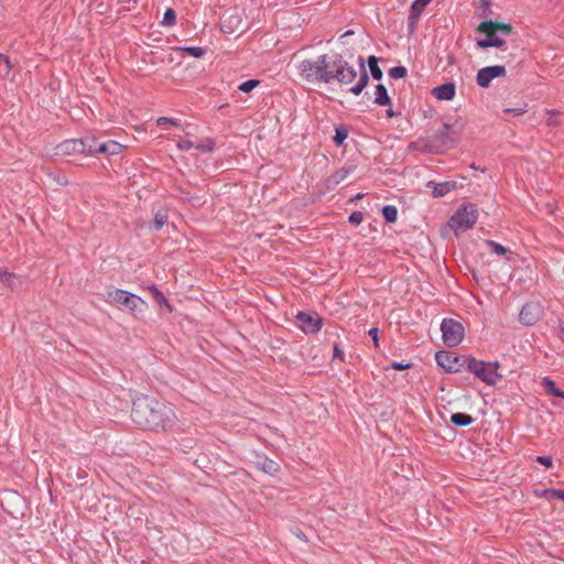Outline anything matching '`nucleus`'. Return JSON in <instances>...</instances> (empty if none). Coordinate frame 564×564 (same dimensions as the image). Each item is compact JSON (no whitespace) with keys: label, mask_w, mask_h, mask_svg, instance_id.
<instances>
[{"label":"nucleus","mask_w":564,"mask_h":564,"mask_svg":"<svg viewBox=\"0 0 564 564\" xmlns=\"http://www.w3.org/2000/svg\"><path fill=\"white\" fill-rule=\"evenodd\" d=\"M131 419L141 429L151 431H169L177 422L171 404L149 395H141L133 401Z\"/></svg>","instance_id":"1"},{"label":"nucleus","mask_w":564,"mask_h":564,"mask_svg":"<svg viewBox=\"0 0 564 564\" xmlns=\"http://www.w3.org/2000/svg\"><path fill=\"white\" fill-rule=\"evenodd\" d=\"M357 70L341 54H327V84L336 80L340 85H349L357 78Z\"/></svg>","instance_id":"2"},{"label":"nucleus","mask_w":564,"mask_h":564,"mask_svg":"<svg viewBox=\"0 0 564 564\" xmlns=\"http://www.w3.org/2000/svg\"><path fill=\"white\" fill-rule=\"evenodd\" d=\"M297 68L301 78L305 82L327 84V54L319 55L316 59H304Z\"/></svg>","instance_id":"3"},{"label":"nucleus","mask_w":564,"mask_h":564,"mask_svg":"<svg viewBox=\"0 0 564 564\" xmlns=\"http://www.w3.org/2000/svg\"><path fill=\"white\" fill-rule=\"evenodd\" d=\"M106 301L110 304L122 306L132 314L142 313L148 306L140 296L121 289L108 290Z\"/></svg>","instance_id":"4"},{"label":"nucleus","mask_w":564,"mask_h":564,"mask_svg":"<svg viewBox=\"0 0 564 564\" xmlns=\"http://www.w3.org/2000/svg\"><path fill=\"white\" fill-rule=\"evenodd\" d=\"M464 369L474 373L479 380L487 384H496L497 381L501 378V376L498 373V362H485L471 357L464 358Z\"/></svg>","instance_id":"5"},{"label":"nucleus","mask_w":564,"mask_h":564,"mask_svg":"<svg viewBox=\"0 0 564 564\" xmlns=\"http://www.w3.org/2000/svg\"><path fill=\"white\" fill-rule=\"evenodd\" d=\"M478 219V210L473 204H463L448 220V226L457 235L474 227Z\"/></svg>","instance_id":"6"},{"label":"nucleus","mask_w":564,"mask_h":564,"mask_svg":"<svg viewBox=\"0 0 564 564\" xmlns=\"http://www.w3.org/2000/svg\"><path fill=\"white\" fill-rule=\"evenodd\" d=\"M443 341L447 347H456L464 339V326L462 323L445 318L441 324Z\"/></svg>","instance_id":"7"},{"label":"nucleus","mask_w":564,"mask_h":564,"mask_svg":"<svg viewBox=\"0 0 564 564\" xmlns=\"http://www.w3.org/2000/svg\"><path fill=\"white\" fill-rule=\"evenodd\" d=\"M496 24L492 20L482 21L477 31L485 33L486 37L481 40H477V47L479 48H488V47H502L506 41L495 31Z\"/></svg>","instance_id":"8"},{"label":"nucleus","mask_w":564,"mask_h":564,"mask_svg":"<svg viewBox=\"0 0 564 564\" xmlns=\"http://www.w3.org/2000/svg\"><path fill=\"white\" fill-rule=\"evenodd\" d=\"M507 69L503 65L482 67L477 72L476 83L481 88H488L495 78L505 77Z\"/></svg>","instance_id":"9"},{"label":"nucleus","mask_w":564,"mask_h":564,"mask_svg":"<svg viewBox=\"0 0 564 564\" xmlns=\"http://www.w3.org/2000/svg\"><path fill=\"white\" fill-rule=\"evenodd\" d=\"M455 134L456 132L452 130L451 124L444 122L442 130L431 134L430 142L437 147L453 148L456 142Z\"/></svg>","instance_id":"10"},{"label":"nucleus","mask_w":564,"mask_h":564,"mask_svg":"<svg viewBox=\"0 0 564 564\" xmlns=\"http://www.w3.org/2000/svg\"><path fill=\"white\" fill-rule=\"evenodd\" d=\"M435 359L438 366L444 368L447 372H458L465 367L464 359L453 356L448 351H438L435 355Z\"/></svg>","instance_id":"11"},{"label":"nucleus","mask_w":564,"mask_h":564,"mask_svg":"<svg viewBox=\"0 0 564 564\" xmlns=\"http://www.w3.org/2000/svg\"><path fill=\"white\" fill-rule=\"evenodd\" d=\"M542 315V308L538 303H528L523 305L519 314V321L527 326L534 325Z\"/></svg>","instance_id":"12"},{"label":"nucleus","mask_w":564,"mask_h":564,"mask_svg":"<svg viewBox=\"0 0 564 564\" xmlns=\"http://www.w3.org/2000/svg\"><path fill=\"white\" fill-rule=\"evenodd\" d=\"M299 327L308 334H315L319 332L322 327V319L318 316H312L310 314L300 312L296 315Z\"/></svg>","instance_id":"13"},{"label":"nucleus","mask_w":564,"mask_h":564,"mask_svg":"<svg viewBox=\"0 0 564 564\" xmlns=\"http://www.w3.org/2000/svg\"><path fill=\"white\" fill-rule=\"evenodd\" d=\"M85 151V145L83 143V139H70L65 140L56 147V154L59 155H75L83 154Z\"/></svg>","instance_id":"14"},{"label":"nucleus","mask_w":564,"mask_h":564,"mask_svg":"<svg viewBox=\"0 0 564 564\" xmlns=\"http://www.w3.org/2000/svg\"><path fill=\"white\" fill-rule=\"evenodd\" d=\"M427 187L432 188V195L435 198L444 197L457 187L455 181H446L442 183L429 182Z\"/></svg>","instance_id":"15"},{"label":"nucleus","mask_w":564,"mask_h":564,"mask_svg":"<svg viewBox=\"0 0 564 564\" xmlns=\"http://www.w3.org/2000/svg\"><path fill=\"white\" fill-rule=\"evenodd\" d=\"M456 93V86L454 83H445L437 87H434L432 95L438 100H453Z\"/></svg>","instance_id":"16"},{"label":"nucleus","mask_w":564,"mask_h":564,"mask_svg":"<svg viewBox=\"0 0 564 564\" xmlns=\"http://www.w3.org/2000/svg\"><path fill=\"white\" fill-rule=\"evenodd\" d=\"M352 171L354 169L351 166H345L334 172L330 176L326 178L327 188H335L343 181H345L351 174Z\"/></svg>","instance_id":"17"},{"label":"nucleus","mask_w":564,"mask_h":564,"mask_svg":"<svg viewBox=\"0 0 564 564\" xmlns=\"http://www.w3.org/2000/svg\"><path fill=\"white\" fill-rule=\"evenodd\" d=\"M432 0H414L409 14V25L414 28L422 12Z\"/></svg>","instance_id":"18"},{"label":"nucleus","mask_w":564,"mask_h":564,"mask_svg":"<svg viewBox=\"0 0 564 564\" xmlns=\"http://www.w3.org/2000/svg\"><path fill=\"white\" fill-rule=\"evenodd\" d=\"M359 59H360V76H359L357 84L349 89L350 93L354 94L355 96H359L369 83V76L365 68L362 59L361 58H359Z\"/></svg>","instance_id":"19"},{"label":"nucleus","mask_w":564,"mask_h":564,"mask_svg":"<svg viewBox=\"0 0 564 564\" xmlns=\"http://www.w3.org/2000/svg\"><path fill=\"white\" fill-rule=\"evenodd\" d=\"M122 145L113 140H108L98 145L100 154L116 155L121 152Z\"/></svg>","instance_id":"20"},{"label":"nucleus","mask_w":564,"mask_h":564,"mask_svg":"<svg viewBox=\"0 0 564 564\" xmlns=\"http://www.w3.org/2000/svg\"><path fill=\"white\" fill-rule=\"evenodd\" d=\"M375 104L379 106H387L391 104L390 96L388 94L387 88L382 84H378L376 86V97H375Z\"/></svg>","instance_id":"21"},{"label":"nucleus","mask_w":564,"mask_h":564,"mask_svg":"<svg viewBox=\"0 0 564 564\" xmlns=\"http://www.w3.org/2000/svg\"><path fill=\"white\" fill-rule=\"evenodd\" d=\"M451 422L456 426H467L474 422V419L469 414L457 412L451 415Z\"/></svg>","instance_id":"22"},{"label":"nucleus","mask_w":564,"mask_h":564,"mask_svg":"<svg viewBox=\"0 0 564 564\" xmlns=\"http://www.w3.org/2000/svg\"><path fill=\"white\" fill-rule=\"evenodd\" d=\"M83 143L85 145V151L83 154L86 155H95L99 153L98 145H100L101 142H99L98 139L91 137L83 139Z\"/></svg>","instance_id":"23"},{"label":"nucleus","mask_w":564,"mask_h":564,"mask_svg":"<svg viewBox=\"0 0 564 564\" xmlns=\"http://www.w3.org/2000/svg\"><path fill=\"white\" fill-rule=\"evenodd\" d=\"M542 384L547 394L564 399V391L560 390L555 382L549 378H543Z\"/></svg>","instance_id":"24"},{"label":"nucleus","mask_w":564,"mask_h":564,"mask_svg":"<svg viewBox=\"0 0 564 564\" xmlns=\"http://www.w3.org/2000/svg\"><path fill=\"white\" fill-rule=\"evenodd\" d=\"M378 58L375 55L368 57V66L371 73V76L376 80H380L382 78V70L378 65Z\"/></svg>","instance_id":"25"},{"label":"nucleus","mask_w":564,"mask_h":564,"mask_svg":"<svg viewBox=\"0 0 564 564\" xmlns=\"http://www.w3.org/2000/svg\"><path fill=\"white\" fill-rule=\"evenodd\" d=\"M11 69L12 64L10 58L4 54H0V77L8 78Z\"/></svg>","instance_id":"26"},{"label":"nucleus","mask_w":564,"mask_h":564,"mask_svg":"<svg viewBox=\"0 0 564 564\" xmlns=\"http://www.w3.org/2000/svg\"><path fill=\"white\" fill-rule=\"evenodd\" d=\"M17 275L7 270H0V281L3 285L13 290L15 288Z\"/></svg>","instance_id":"27"},{"label":"nucleus","mask_w":564,"mask_h":564,"mask_svg":"<svg viewBox=\"0 0 564 564\" xmlns=\"http://www.w3.org/2000/svg\"><path fill=\"white\" fill-rule=\"evenodd\" d=\"M149 290L151 291L153 299L160 306L165 305L171 311V306L166 297L155 285L149 286Z\"/></svg>","instance_id":"28"},{"label":"nucleus","mask_w":564,"mask_h":564,"mask_svg":"<svg viewBox=\"0 0 564 564\" xmlns=\"http://www.w3.org/2000/svg\"><path fill=\"white\" fill-rule=\"evenodd\" d=\"M382 215L388 223H394L398 218V209L393 205H387L382 208Z\"/></svg>","instance_id":"29"},{"label":"nucleus","mask_w":564,"mask_h":564,"mask_svg":"<svg viewBox=\"0 0 564 564\" xmlns=\"http://www.w3.org/2000/svg\"><path fill=\"white\" fill-rule=\"evenodd\" d=\"M176 23V13L172 8H167L164 12L161 24L164 26H173Z\"/></svg>","instance_id":"30"},{"label":"nucleus","mask_w":564,"mask_h":564,"mask_svg":"<svg viewBox=\"0 0 564 564\" xmlns=\"http://www.w3.org/2000/svg\"><path fill=\"white\" fill-rule=\"evenodd\" d=\"M215 142L212 139H205L195 145V149L202 153H209L214 150Z\"/></svg>","instance_id":"31"},{"label":"nucleus","mask_w":564,"mask_h":564,"mask_svg":"<svg viewBox=\"0 0 564 564\" xmlns=\"http://www.w3.org/2000/svg\"><path fill=\"white\" fill-rule=\"evenodd\" d=\"M261 469L267 474L273 475L279 470V465L275 462L265 458L261 464Z\"/></svg>","instance_id":"32"},{"label":"nucleus","mask_w":564,"mask_h":564,"mask_svg":"<svg viewBox=\"0 0 564 564\" xmlns=\"http://www.w3.org/2000/svg\"><path fill=\"white\" fill-rule=\"evenodd\" d=\"M181 50L196 58L203 57L206 53V50L203 47H199V46H186V47H182Z\"/></svg>","instance_id":"33"},{"label":"nucleus","mask_w":564,"mask_h":564,"mask_svg":"<svg viewBox=\"0 0 564 564\" xmlns=\"http://www.w3.org/2000/svg\"><path fill=\"white\" fill-rule=\"evenodd\" d=\"M496 24L495 31L501 36V35H510L512 32V25L509 23H500L497 21H494Z\"/></svg>","instance_id":"34"},{"label":"nucleus","mask_w":564,"mask_h":564,"mask_svg":"<svg viewBox=\"0 0 564 564\" xmlns=\"http://www.w3.org/2000/svg\"><path fill=\"white\" fill-rule=\"evenodd\" d=\"M167 223V216L164 213L158 212L154 215L153 228L160 230Z\"/></svg>","instance_id":"35"},{"label":"nucleus","mask_w":564,"mask_h":564,"mask_svg":"<svg viewBox=\"0 0 564 564\" xmlns=\"http://www.w3.org/2000/svg\"><path fill=\"white\" fill-rule=\"evenodd\" d=\"M406 74H408V70L404 66H395L389 70V76L393 79L404 78L406 76Z\"/></svg>","instance_id":"36"},{"label":"nucleus","mask_w":564,"mask_h":564,"mask_svg":"<svg viewBox=\"0 0 564 564\" xmlns=\"http://www.w3.org/2000/svg\"><path fill=\"white\" fill-rule=\"evenodd\" d=\"M259 84H260V82L257 79H249V80L241 83L239 85L238 89L242 93L248 94V93L252 91Z\"/></svg>","instance_id":"37"},{"label":"nucleus","mask_w":564,"mask_h":564,"mask_svg":"<svg viewBox=\"0 0 564 564\" xmlns=\"http://www.w3.org/2000/svg\"><path fill=\"white\" fill-rule=\"evenodd\" d=\"M486 243L491 248V251L499 254V256H503L507 253V249L501 246L500 243L494 241V240H487Z\"/></svg>","instance_id":"38"},{"label":"nucleus","mask_w":564,"mask_h":564,"mask_svg":"<svg viewBox=\"0 0 564 564\" xmlns=\"http://www.w3.org/2000/svg\"><path fill=\"white\" fill-rule=\"evenodd\" d=\"M544 495L550 500H552V499L564 500V490L549 489V490H545Z\"/></svg>","instance_id":"39"},{"label":"nucleus","mask_w":564,"mask_h":564,"mask_svg":"<svg viewBox=\"0 0 564 564\" xmlns=\"http://www.w3.org/2000/svg\"><path fill=\"white\" fill-rule=\"evenodd\" d=\"M348 137V133L344 129H336L334 141L337 145H340Z\"/></svg>","instance_id":"40"},{"label":"nucleus","mask_w":564,"mask_h":564,"mask_svg":"<svg viewBox=\"0 0 564 564\" xmlns=\"http://www.w3.org/2000/svg\"><path fill=\"white\" fill-rule=\"evenodd\" d=\"M172 124V126H175V127H180V121L176 120V119H173V118H167V117H160L158 120H156V124L162 127L163 124Z\"/></svg>","instance_id":"41"},{"label":"nucleus","mask_w":564,"mask_h":564,"mask_svg":"<svg viewBox=\"0 0 564 564\" xmlns=\"http://www.w3.org/2000/svg\"><path fill=\"white\" fill-rule=\"evenodd\" d=\"M364 220V214L361 212H354L349 216V221L354 225H359Z\"/></svg>","instance_id":"42"},{"label":"nucleus","mask_w":564,"mask_h":564,"mask_svg":"<svg viewBox=\"0 0 564 564\" xmlns=\"http://www.w3.org/2000/svg\"><path fill=\"white\" fill-rule=\"evenodd\" d=\"M194 147L193 142L187 139H181L177 142V148L183 151L191 150Z\"/></svg>","instance_id":"43"},{"label":"nucleus","mask_w":564,"mask_h":564,"mask_svg":"<svg viewBox=\"0 0 564 564\" xmlns=\"http://www.w3.org/2000/svg\"><path fill=\"white\" fill-rule=\"evenodd\" d=\"M536 462L545 466L546 468H550L553 465V460L550 456H538Z\"/></svg>","instance_id":"44"},{"label":"nucleus","mask_w":564,"mask_h":564,"mask_svg":"<svg viewBox=\"0 0 564 564\" xmlns=\"http://www.w3.org/2000/svg\"><path fill=\"white\" fill-rule=\"evenodd\" d=\"M524 112H525V109H523V108H506L503 110V113L513 115V116H522Z\"/></svg>","instance_id":"45"},{"label":"nucleus","mask_w":564,"mask_h":564,"mask_svg":"<svg viewBox=\"0 0 564 564\" xmlns=\"http://www.w3.org/2000/svg\"><path fill=\"white\" fill-rule=\"evenodd\" d=\"M184 199H187L193 206H200L204 204L202 198L198 196H185Z\"/></svg>","instance_id":"46"},{"label":"nucleus","mask_w":564,"mask_h":564,"mask_svg":"<svg viewBox=\"0 0 564 564\" xmlns=\"http://www.w3.org/2000/svg\"><path fill=\"white\" fill-rule=\"evenodd\" d=\"M369 336L372 338L376 346H378L379 343V330L378 328L373 327L369 330Z\"/></svg>","instance_id":"47"},{"label":"nucleus","mask_w":564,"mask_h":564,"mask_svg":"<svg viewBox=\"0 0 564 564\" xmlns=\"http://www.w3.org/2000/svg\"><path fill=\"white\" fill-rule=\"evenodd\" d=\"M410 365L409 364H401V362H393L391 368L394 369V370H403V369H406L409 368Z\"/></svg>","instance_id":"48"},{"label":"nucleus","mask_w":564,"mask_h":564,"mask_svg":"<svg viewBox=\"0 0 564 564\" xmlns=\"http://www.w3.org/2000/svg\"><path fill=\"white\" fill-rule=\"evenodd\" d=\"M55 181H56V182H57V184H59V185H67V184H68V180H67V177H66L65 175H63V174H59V175L55 178Z\"/></svg>","instance_id":"49"},{"label":"nucleus","mask_w":564,"mask_h":564,"mask_svg":"<svg viewBox=\"0 0 564 564\" xmlns=\"http://www.w3.org/2000/svg\"><path fill=\"white\" fill-rule=\"evenodd\" d=\"M549 113H550V117H549V119H547L549 124H555V123H556V121H555L554 116H556V115H557V112H555L554 110H552V111H550Z\"/></svg>","instance_id":"50"},{"label":"nucleus","mask_w":564,"mask_h":564,"mask_svg":"<svg viewBox=\"0 0 564 564\" xmlns=\"http://www.w3.org/2000/svg\"><path fill=\"white\" fill-rule=\"evenodd\" d=\"M343 351L338 348L337 345L334 346V357H338L339 359H343Z\"/></svg>","instance_id":"51"},{"label":"nucleus","mask_w":564,"mask_h":564,"mask_svg":"<svg viewBox=\"0 0 564 564\" xmlns=\"http://www.w3.org/2000/svg\"><path fill=\"white\" fill-rule=\"evenodd\" d=\"M558 337L564 343V323L560 324L558 327Z\"/></svg>","instance_id":"52"},{"label":"nucleus","mask_w":564,"mask_h":564,"mask_svg":"<svg viewBox=\"0 0 564 564\" xmlns=\"http://www.w3.org/2000/svg\"><path fill=\"white\" fill-rule=\"evenodd\" d=\"M394 116H395V113H394V111H393L392 109H388V110H387V117H388V118H392V117H394Z\"/></svg>","instance_id":"53"},{"label":"nucleus","mask_w":564,"mask_h":564,"mask_svg":"<svg viewBox=\"0 0 564 564\" xmlns=\"http://www.w3.org/2000/svg\"><path fill=\"white\" fill-rule=\"evenodd\" d=\"M352 33H354L352 31H347L343 36H348V35H350Z\"/></svg>","instance_id":"54"},{"label":"nucleus","mask_w":564,"mask_h":564,"mask_svg":"<svg viewBox=\"0 0 564 564\" xmlns=\"http://www.w3.org/2000/svg\"><path fill=\"white\" fill-rule=\"evenodd\" d=\"M470 167L474 169V170H478L477 165H475V164H471Z\"/></svg>","instance_id":"55"}]
</instances>
